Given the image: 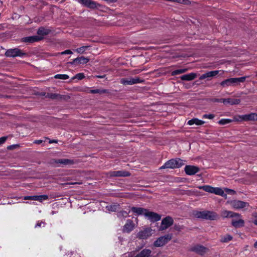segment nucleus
<instances>
[{
    "label": "nucleus",
    "mask_w": 257,
    "mask_h": 257,
    "mask_svg": "<svg viewBox=\"0 0 257 257\" xmlns=\"http://www.w3.org/2000/svg\"><path fill=\"white\" fill-rule=\"evenodd\" d=\"M193 214L198 218L215 220L217 218V215L214 212L208 210H204L202 211L196 210Z\"/></svg>",
    "instance_id": "f257e3e1"
},
{
    "label": "nucleus",
    "mask_w": 257,
    "mask_h": 257,
    "mask_svg": "<svg viewBox=\"0 0 257 257\" xmlns=\"http://www.w3.org/2000/svg\"><path fill=\"white\" fill-rule=\"evenodd\" d=\"M185 164V161L179 158H175L171 159L166 162L163 166H162L160 169H166V168H179Z\"/></svg>",
    "instance_id": "f03ea898"
},
{
    "label": "nucleus",
    "mask_w": 257,
    "mask_h": 257,
    "mask_svg": "<svg viewBox=\"0 0 257 257\" xmlns=\"http://www.w3.org/2000/svg\"><path fill=\"white\" fill-rule=\"evenodd\" d=\"M198 188L207 192L220 195L223 197H226L227 196L223 190L219 187H213L209 185H204L198 186Z\"/></svg>",
    "instance_id": "7ed1b4c3"
},
{
    "label": "nucleus",
    "mask_w": 257,
    "mask_h": 257,
    "mask_svg": "<svg viewBox=\"0 0 257 257\" xmlns=\"http://www.w3.org/2000/svg\"><path fill=\"white\" fill-rule=\"evenodd\" d=\"M245 80V77H241L239 78H231L225 79L220 83V85L223 87H228L230 86H234L235 84L243 82Z\"/></svg>",
    "instance_id": "20e7f679"
},
{
    "label": "nucleus",
    "mask_w": 257,
    "mask_h": 257,
    "mask_svg": "<svg viewBox=\"0 0 257 257\" xmlns=\"http://www.w3.org/2000/svg\"><path fill=\"white\" fill-rule=\"evenodd\" d=\"M5 55L6 56L10 57H23L25 56H27V54L26 53L23 52L22 50L18 48L8 49L6 52Z\"/></svg>",
    "instance_id": "39448f33"
},
{
    "label": "nucleus",
    "mask_w": 257,
    "mask_h": 257,
    "mask_svg": "<svg viewBox=\"0 0 257 257\" xmlns=\"http://www.w3.org/2000/svg\"><path fill=\"white\" fill-rule=\"evenodd\" d=\"M171 238L172 235L171 234L161 236L154 242V245L156 247L162 246L170 240Z\"/></svg>",
    "instance_id": "423d86ee"
},
{
    "label": "nucleus",
    "mask_w": 257,
    "mask_h": 257,
    "mask_svg": "<svg viewBox=\"0 0 257 257\" xmlns=\"http://www.w3.org/2000/svg\"><path fill=\"white\" fill-rule=\"evenodd\" d=\"M153 234V230L151 228H146L138 233V237L140 239H145L151 236Z\"/></svg>",
    "instance_id": "0eeeda50"
},
{
    "label": "nucleus",
    "mask_w": 257,
    "mask_h": 257,
    "mask_svg": "<svg viewBox=\"0 0 257 257\" xmlns=\"http://www.w3.org/2000/svg\"><path fill=\"white\" fill-rule=\"evenodd\" d=\"M120 83L124 85H130L137 83H139L142 81L138 78H122L120 80Z\"/></svg>",
    "instance_id": "6e6552de"
},
{
    "label": "nucleus",
    "mask_w": 257,
    "mask_h": 257,
    "mask_svg": "<svg viewBox=\"0 0 257 257\" xmlns=\"http://www.w3.org/2000/svg\"><path fill=\"white\" fill-rule=\"evenodd\" d=\"M173 224V220L172 218L167 216L162 219L160 229L165 230L171 226Z\"/></svg>",
    "instance_id": "1a4fd4ad"
},
{
    "label": "nucleus",
    "mask_w": 257,
    "mask_h": 257,
    "mask_svg": "<svg viewBox=\"0 0 257 257\" xmlns=\"http://www.w3.org/2000/svg\"><path fill=\"white\" fill-rule=\"evenodd\" d=\"M231 204L234 209H242L249 206L247 203L239 200H234L231 202Z\"/></svg>",
    "instance_id": "9d476101"
},
{
    "label": "nucleus",
    "mask_w": 257,
    "mask_h": 257,
    "mask_svg": "<svg viewBox=\"0 0 257 257\" xmlns=\"http://www.w3.org/2000/svg\"><path fill=\"white\" fill-rule=\"evenodd\" d=\"M184 170L187 175H193L198 172L200 169L196 166L187 165L185 166Z\"/></svg>",
    "instance_id": "9b49d317"
},
{
    "label": "nucleus",
    "mask_w": 257,
    "mask_h": 257,
    "mask_svg": "<svg viewBox=\"0 0 257 257\" xmlns=\"http://www.w3.org/2000/svg\"><path fill=\"white\" fill-rule=\"evenodd\" d=\"M79 3L90 9L97 8V4L92 0H77Z\"/></svg>",
    "instance_id": "f8f14e48"
},
{
    "label": "nucleus",
    "mask_w": 257,
    "mask_h": 257,
    "mask_svg": "<svg viewBox=\"0 0 257 257\" xmlns=\"http://www.w3.org/2000/svg\"><path fill=\"white\" fill-rule=\"evenodd\" d=\"M48 199V196L46 195L28 196L25 197L26 200H36L40 202L47 200Z\"/></svg>",
    "instance_id": "ddd939ff"
},
{
    "label": "nucleus",
    "mask_w": 257,
    "mask_h": 257,
    "mask_svg": "<svg viewBox=\"0 0 257 257\" xmlns=\"http://www.w3.org/2000/svg\"><path fill=\"white\" fill-rule=\"evenodd\" d=\"M145 216L152 222L157 221L161 219L160 215L153 212H147L145 213Z\"/></svg>",
    "instance_id": "4468645a"
},
{
    "label": "nucleus",
    "mask_w": 257,
    "mask_h": 257,
    "mask_svg": "<svg viewBox=\"0 0 257 257\" xmlns=\"http://www.w3.org/2000/svg\"><path fill=\"white\" fill-rule=\"evenodd\" d=\"M219 71L218 70H214V71H211L209 72H207L202 75H201L200 77V80H203L205 79H207V80H209V78L210 77H214L217 75L219 73Z\"/></svg>",
    "instance_id": "2eb2a0df"
},
{
    "label": "nucleus",
    "mask_w": 257,
    "mask_h": 257,
    "mask_svg": "<svg viewBox=\"0 0 257 257\" xmlns=\"http://www.w3.org/2000/svg\"><path fill=\"white\" fill-rule=\"evenodd\" d=\"M89 61V58L81 56L74 59L71 63L73 64H84L88 63Z\"/></svg>",
    "instance_id": "dca6fc26"
},
{
    "label": "nucleus",
    "mask_w": 257,
    "mask_h": 257,
    "mask_svg": "<svg viewBox=\"0 0 257 257\" xmlns=\"http://www.w3.org/2000/svg\"><path fill=\"white\" fill-rule=\"evenodd\" d=\"M130 175V173L126 171H117L110 172L111 177H126Z\"/></svg>",
    "instance_id": "f3484780"
},
{
    "label": "nucleus",
    "mask_w": 257,
    "mask_h": 257,
    "mask_svg": "<svg viewBox=\"0 0 257 257\" xmlns=\"http://www.w3.org/2000/svg\"><path fill=\"white\" fill-rule=\"evenodd\" d=\"M221 101L225 104H230L231 105L238 104L240 102V100L239 99L234 98H221Z\"/></svg>",
    "instance_id": "a211bd4d"
},
{
    "label": "nucleus",
    "mask_w": 257,
    "mask_h": 257,
    "mask_svg": "<svg viewBox=\"0 0 257 257\" xmlns=\"http://www.w3.org/2000/svg\"><path fill=\"white\" fill-rule=\"evenodd\" d=\"M55 162L56 164H59L58 166H60L61 165H70L73 164V161L72 160L67 159H58L56 160Z\"/></svg>",
    "instance_id": "6ab92c4d"
},
{
    "label": "nucleus",
    "mask_w": 257,
    "mask_h": 257,
    "mask_svg": "<svg viewBox=\"0 0 257 257\" xmlns=\"http://www.w3.org/2000/svg\"><path fill=\"white\" fill-rule=\"evenodd\" d=\"M42 39V37L38 36H33L30 37H27L23 39V41L25 42L28 43H33L35 42H38Z\"/></svg>",
    "instance_id": "aec40b11"
},
{
    "label": "nucleus",
    "mask_w": 257,
    "mask_h": 257,
    "mask_svg": "<svg viewBox=\"0 0 257 257\" xmlns=\"http://www.w3.org/2000/svg\"><path fill=\"white\" fill-rule=\"evenodd\" d=\"M192 250L199 254H203L206 252L207 249L201 245H196L193 247Z\"/></svg>",
    "instance_id": "412c9836"
},
{
    "label": "nucleus",
    "mask_w": 257,
    "mask_h": 257,
    "mask_svg": "<svg viewBox=\"0 0 257 257\" xmlns=\"http://www.w3.org/2000/svg\"><path fill=\"white\" fill-rule=\"evenodd\" d=\"M196 77V73H190L187 74H185L182 75L181 76V79L182 80L185 81H190L194 79Z\"/></svg>",
    "instance_id": "4be33fe9"
},
{
    "label": "nucleus",
    "mask_w": 257,
    "mask_h": 257,
    "mask_svg": "<svg viewBox=\"0 0 257 257\" xmlns=\"http://www.w3.org/2000/svg\"><path fill=\"white\" fill-rule=\"evenodd\" d=\"M205 122L202 120H200L197 118H194L189 120L188 121L187 124L190 125H192L193 124H196L197 125H201L203 124Z\"/></svg>",
    "instance_id": "5701e85b"
},
{
    "label": "nucleus",
    "mask_w": 257,
    "mask_h": 257,
    "mask_svg": "<svg viewBox=\"0 0 257 257\" xmlns=\"http://www.w3.org/2000/svg\"><path fill=\"white\" fill-rule=\"evenodd\" d=\"M134 228V225L131 220H127L126 223L124 225L123 231L124 232H130Z\"/></svg>",
    "instance_id": "b1692460"
},
{
    "label": "nucleus",
    "mask_w": 257,
    "mask_h": 257,
    "mask_svg": "<svg viewBox=\"0 0 257 257\" xmlns=\"http://www.w3.org/2000/svg\"><path fill=\"white\" fill-rule=\"evenodd\" d=\"M49 33L50 30L49 29H45L43 27L40 28L37 31L38 36L41 37L42 38L43 36L49 34Z\"/></svg>",
    "instance_id": "393cba45"
},
{
    "label": "nucleus",
    "mask_w": 257,
    "mask_h": 257,
    "mask_svg": "<svg viewBox=\"0 0 257 257\" xmlns=\"http://www.w3.org/2000/svg\"><path fill=\"white\" fill-rule=\"evenodd\" d=\"M242 118L245 120H254L257 119V114L252 113L249 114H245L243 115Z\"/></svg>",
    "instance_id": "a878e982"
},
{
    "label": "nucleus",
    "mask_w": 257,
    "mask_h": 257,
    "mask_svg": "<svg viewBox=\"0 0 257 257\" xmlns=\"http://www.w3.org/2000/svg\"><path fill=\"white\" fill-rule=\"evenodd\" d=\"M151 253V250L148 249L142 250L135 257H149Z\"/></svg>",
    "instance_id": "bb28decb"
},
{
    "label": "nucleus",
    "mask_w": 257,
    "mask_h": 257,
    "mask_svg": "<svg viewBox=\"0 0 257 257\" xmlns=\"http://www.w3.org/2000/svg\"><path fill=\"white\" fill-rule=\"evenodd\" d=\"M232 225L235 227H242L244 225V221L242 219H239L238 220H232Z\"/></svg>",
    "instance_id": "cd10ccee"
},
{
    "label": "nucleus",
    "mask_w": 257,
    "mask_h": 257,
    "mask_svg": "<svg viewBox=\"0 0 257 257\" xmlns=\"http://www.w3.org/2000/svg\"><path fill=\"white\" fill-rule=\"evenodd\" d=\"M224 217H234L238 216L239 214L236 213H234L232 211H225L222 214Z\"/></svg>",
    "instance_id": "c85d7f7f"
},
{
    "label": "nucleus",
    "mask_w": 257,
    "mask_h": 257,
    "mask_svg": "<svg viewBox=\"0 0 257 257\" xmlns=\"http://www.w3.org/2000/svg\"><path fill=\"white\" fill-rule=\"evenodd\" d=\"M56 79L66 80L69 78V76L67 74H56L54 76Z\"/></svg>",
    "instance_id": "c756f323"
},
{
    "label": "nucleus",
    "mask_w": 257,
    "mask_h": 257,
    "mask_svg": "<svg viewBox=\"0 0 257 257\" xmlns=\"http://www.w3.org/2000/svg\"><path fill=\"white\" fill-rule=\"evenodd\" d=\"M187 71L186 69H180L173 71L172 72V75L174 76L178 74H182L185 72Z\"/></svg>",
    "instance_id": "7c9ffc66"
},
{
    "label": "nucleus",
    "mask_w": 257,
    "mask_h": 257,
    "mask_svg": "<svg viewBox=\"0 0 257 257\" xmlns=\"http://www.w3.org/2000/svg\"><path fill=\"white\" fill-rule=\"evenodd\" d=\"M232 237L229 234H226L221 238V241L223 242H227L232 240Z\"/></svg>",
    "instance_id": "2f4dec72"
},
{
    "label": "nucleus",
    "mask_w": 257,
    "mask_h": 257,
    "mask_svg": "<svg viewBox=\"0 0 257 257\" xmlns=\"http://www.w3.org/2000/svg\"><path fill=\"white\" fill-rule=\"evenodd\" d=\"M88 47L89 46H82L77 49L75 51L78 53L83 54L87 49Z\"/></svg>",
    "instance_id": "473e14b6"
},
{
    "label": "nucleus",
    "mask_w": 257,
    "mask_h": 257,
    "mask_svg": "<svg viewBox=\"0 0 257 257\" xmlns=\"http://www.w3.org/2000/svg\"><path fill=\"white\" fill-rule=\"evenodd\" d=\"M106 92V90L104 89H92L90 90V92L93 94L95 93H104Z\"/></svg>",
    "instance_id": "72a5a7b5"
},
{
    "label": "nucleus",
    "mask_w": 257,
    "mask_h": 257,
    "mask_svg": "<svg viewBox=\"0 0 257 257\" xmlns=\"http://www.w3.org/2000/svg\"><path fill=\"white\" fill-rule=\"evenodd\" d=\"M232 120L230 119H221L219 121L218 123L221 125H224L229 123Z\"/></svg>",
    "instance_id": "f704fd0d"
},
{
    "label": "nucleus",
    "mask_w": 257,
    "mask_h": 257,
    "mask_svg": "<svg viewBox=\"0 0 257 257\" xmlns=\"http://www.w3.org/2000/svg\"><path fill=\"white\" fill-rule=\"evenodd\" d=\"M129 212H130V211L128 212H127V211L122 210L118 213L117 216L119 217H126L127 216Z\"/></svg>",
    "instance_id": "c9c22d12"
},
{
    "label": "nucleus",
    "mask_w": 257,
    "mask_h": 257,
    "mask_svg": "<svg viewBox=\"0 0 257 257\" xmlns=\"http://www.w3.org/2000/svg\"><path fill=\"white\" fill-rule=\"evenodd\" d=\"M84 78V75L82 73H80L76 74L72 79H77L78 80H81Z\"/></svg>",
    "instance_id": "e433bc0d"
},
{
    "label": "nucleus",
    "mask_w": 257,
    "mask_h": 257,
    "mask_svg": "<svg viewBox=\"0 0 257 257\" xmlns=\"http://www.w3.org/2000/svg\"><path fill=\"white\" fill-rule=\"evenodd\" d=\"M214 117L215 115L213 114H204L202 115L203 118H208L209 119H212L214 118Z\"/></svg>",
    "instance_id": "4c0bfd02"
},
{
    "label": "nucleus",
    "mask_w": 257,
    "mask_h": 257,
    "mask_svg": "<svg viewBox=\"0 0 257 257\" xmlns=\"http://www.w3.org/2000/svg\"><path fill=\"white\" fill-rule=\"evenodd\" d=\"M225 192L228 194H234L235 193V191L234 190L230 189L225 188Z\"/></svg>",
    "instance_id": "58836bf2"
},
{
    "label": "nucleus",
    "mask_w": 257,
    "mask_h": 257,
    "mask_svg": "<svg viewBox=\"0 0 257 257\" xmlns=\"http://www.w3.org/2000/svg\"><path fill=\"white\" fill-rule=\"evenodd\" d=\"M61 54L62 55L71 54H72V52L70 50H66L63 52H62Z\"/></svg>",
    "instance_id": "ea45409f"
},
{
    "label": "nucleus",
    "mask_w": 257,
    "mask_h": 257,
    "mask_svg": "<svg viewBox=\"0 0 257 257\" xmlns=\"http://www.w3.org/2000/svg\"><path fill=\"white\" fill-rule=\"evenodd\" d=\"M7 139V137L0 138V145L4 144Z\"/></svg>",
    "instance_id": "a19ab883"
},
{
    "label": "nucleus",
    "mask_w": 257,
    "mask_h": 257,
    "mask_svg": "<svg viewBox=\"0 0 257 257\" xmlns=\"http://www.w3.org/2000/svg\"><path fill=\"white\" fill-rule=\"evenodd\" d=\"M221 99H217L214 98L212 99V101L214 102H222V101H221Z\"/></svg>",
    "instance_id": "79ce46f5"
},
{
    "label": "nucleus",
    "mask_w": 257,
    "mask_h": 257,
    "mask_svg": "<svg viewBox=\"0 0 257 257\" xmlns=\"http://www.w3.org/2000/svg\"><path fill=\"white\" fill-rule=\"evenodd\" d=\"M42 223H43L44 225L45 224V223L44 222H38L36 225H35V227H40L42 225Z\"/></svg>",
    "instance_id": "37998d69"
},
{
    "label": "nucleus",
    "mask_w": 257,
    "mask_h": 257,
    "mask_svg": "<svg viewBox=\"0 0 257 257\" xmlns=\"http://www.w3.org/2000/svg\"><path fill=\"white\" fill-rule=\"evenodd\" d=\"M43 142V141L41 140H36L34 142L35 143L37 144H40Z\"/></svg>",
    "instance_id": "c03bdc74"
},
{
    "label": "nucleus",
    "mask_w": 257,
    "mask_h": 257,
    "mask_svg": "<svg viewBox=\"0 0 257 257\" xmlns=\"http://www.w3.org/2000/svg\"><path fill=\"white\" fill-rule=\"evenodd\" d=\"M252 221L254 224L257 225V217H256Z\"/></svg>",
    "instance_id": "a18cd8bd"
},
{
    "label": "nucleus",
    "mask_w": 257,
    "mask_h": 257,
    "mask_svg": "<svg viewBox=\"0 0 257 257\" xmlns=\"http://www.w3.org/2000/svg\"><path fill=\"white\" fill-rule=\"evenodd\" d=\"M56 94H51L50 97L52 98H56Z\"/></svg>",
    "instance_id": "49530a36"
},
{
    "label": "nucleus",
    "mask_w": 257,
    "mask_h": 257,
    "mask_svg": "<svg viewBox=\"0 0 257 257\" xmlns=\"http://www.w3.org/2000/svg\"><path fill=\"white\" fill-rule=\"evenodd\" d=\"M57 143V141H56V140H50L49 141V143H50V144H52V143Z\"/></svg>",
    "instance_id": "de8ad7c7"
},
{
    "label": "nucleus",
    "mask_w": 257,
    "mask_h": 257,
    "mask_svg": "<svg viewBox=\"0 0 257 257\" xmlns=\"http://www.w3.org/2000/svg\"><path fill=\"white\" fill-rule=\"evenodd\" d=\"M131 209H143V208H141V207H132Z\"/></svg>",
    "instance_id": "09e8293b"
},
{
    "label": "nucleus",
    "mask_w": 257,
    "mask_h": 257,
    "mask_svg": "<svg viewBox=\"0 0 257 257\" xmlns=\"http://www.w3.org/2000/svg\"><path fill=\"white\" fill-rule=\"evenodd\" d=\"M136 212L137 213H141L143 211V210L139 209V210H136Z\"/></svg>",
    "instance_id": "8fccbe9b"
},
{
    "label": "nucleus",
    "mask_w": 257,
    "mask_h": 257,
    "mask_svg": "<svg viewBox=\"0 0 257 257\" xmlns=\"http://www.w3.org/2000/svg\"><path fill=\"white\" fill-rule=\"evenodd\" d=\"M253 246H254L255 248H257V241H256L254 243V244H253Z\"/></svg>",
    "instance_id": "3c124183"
},
{
    "label": "nucleus",
    "mask_w": 257,
    "mask_h": 257,
    "mask_svg": "<svg viewBox=\"0 0 257 257\" xmlns=\"http://www.w3.org/2000/svg\"><path fill=\"white\" fill-rule=\"evenodd\" d=\"M256 75H257V72H256Z\"/></svg>",
    "instance_id": "603ef678"
}]
</instances>
